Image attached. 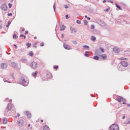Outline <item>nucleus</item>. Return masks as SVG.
<instances>
[{
  "label": "nucleus",
  "mask_w": 130,
  "mask_h": 130,
  "mask_svg": "<svg viewBox=\"0 0 130 130\" xmlns=\"http://www.w3.org/2000/svg\"><path fill=\"white\" fill-rule=\"evenodd\" d=\"M20 83L24 87H27L29 85V80L25 76H21L20 80Z\"/></svg>",
  "instance_id": "1"
},
{
  "label": "nucleus",
  "mask_w": 130,
  "mask_h": 130,
  "mask_svg": "<svg viewBox=\"0 0 130 130\" xmlns=\"http://www.w3.org/2000/svg\"><path fill=\"white\" fill-rule=\"evenodd\" d=\"M111 130H118L119 127L118 125L115 124H114L111 126Z\"/></svg>",
  "instance_id": "2"
},
{
  "label": "nucleus",
  "mask_w": 130,
  "mask_h": 130,
  "mask_svg": "<svg viewBox=\"0 0 130 130\" xmlns=\"http://www.w3.org/2000/svg\"><path fill=\"white\" fill-rule=\"evenodd\" d=\"M119 71H120V72H122L123 71H125V67H124L123 66H122V64H121V65H120L119 66V67L118 68Z\"/></svg>",
  "instance_id": "3"
},
{
  "label": "nucleus",
  "mask_w": 130,
  "mask_h": 130,
  "mask_svg": "<svg viewBox=\"0 0 130 130\" xmlns=\"http://www.w3.org/2000/svg\"><path fill=\"white\" fill-rule=\"evenodd\" d=\"M30 66L32 69H37V63H36V62H32L30 63Z\"/></svg>",
  "instance_id": "4"
},
{
  "label": "nucleus",
  "mask_w": 130,
  "mask_h": 130,
  "mask_svg": "<svg viewBox=\"0 0 130 130\" xmlns=\"http://www.w3.org/2000/svg\"><path fill=\"white\" fill-rule=\"evenodd\" d=\"M117 101L118 102H121V101L124 102L125 100L122 96H119L118 98H117Z\"/></svg>",
  "instance_id": "5"
},
{
  "label": "nucleus",
  "mask_w": 130,
  "mask_h": 130,
  "mask_svg": "<svg viewBox=\"0 0 130 130\" xmlns=\"http://www.w3.org/2000/svg\"><path fill=\"white\" fill-rule=\"evenodd\" d=\"M24 114H26L27 118H28L29 119H30L31 115V113H30V112H29V111H25Z\"/></svg>",
  "instance_id": "6"
},
{
  "label": "nucleus",
  "mask_w": 130,
  "mask_h": 130,
  "mask_svg": "<svg viewBox=\"0 0 130 130\" xmlns=\"http://www.w3.org/2000/svg\"><path fill=\"white\" fill-rule=\"evenodd\" d=\"M121 64H122V66H123V67L125 68H126L127 66H128V63L125 61H122L121 62Z\"/></svg>",
  "instance_id": "7"
},
{
  "label": "nucleus",
  "mask_w": 130,
  "mask_h": 130,
  "mask_svg": "<svg viewBox=\"0 0 130 130\" xmlns=\"http://www.w3.org/2000/svg\"><path fill=\"white\" fill-rule=\"evenodd\" d=\"M13 106H12L11 104H8L7 107L6 108V111H8V110H11Z\"/></svg>",
  "instance_id": "8"
},
{
  "label": "nucleus",
  "mask_w": 130,
  "mask_h": 130,
  "mask_svg": "<svg viewBox=\"0 0 130 130\" xmlns=\"http://www.w3.org/2000/svg\"><path fill=\"white\" fill-rule=\"evenodd\" d=\"M63 47L67 50H70V49H71V46H70V45H68L66 44H63Z\"/></svg>",
  "instance_id": "9"
},
{
  "label": "nucleus",
  "mask_w": 130,
  "mask_h": 130,
  "mask_svg": "<svg viewBox=\"0 0 130 130\" xmlns=\"http://www.w3.org/2000/svg\"><path fill=\"white\" fill-rule=\"evenodd\" d=\"M1 9L3 11H7V10H8V7L6 6V5H3L1 6Z\"/></svg>",
  "instance_id": "10"
},
{
  "label": "nucleus",
  "mask_w": 130,
  "mask_h": 130,
  "mask_svg": "<svg viewBox=\"0 0 130 130\" xmlns=\"http://www.w3.org/2000/svg\"><path fill=\"white\" fill-rule=\"evenodd\" d=\"M18 125H23L24 124V120L22 119H20L18 121Z\"/></svg>",
  "instance_id": "11"
},
{
  "label": "nucleus",
  "mask_w": 130,
  "mask_h": 130,
  "mask_svg": "<svg viewBox=\"0 0 130 130\" xmlns=\"http://www.w3.org/2000/svg\"><path fill=\"white\" fill-rule=\"evenodd\" d=\"M113 50L115 53H118L120 51L119 48H114Z\"/></svg>",
  "instance_id": "12"
},
{
  "label": "nucleus",
  "mask_w": 130,
  "mask_h": 130,
  "mask_svg": "<svg viewBox=\"0 0 130 130\" xmlns=\"http://www.w3.org/2000/svg\"><path fill=\"white\" fill-rule=\"evenodd\" d=\"M1 68L2 69H7V68H8V64H7V63H2L1 64Z\"/></svg>",
  "instance_id": "13"
},
{
  "label": "nucleus",
  "mask_w": 130,
  "mask_h": 130,
  "mask_svg": "<svg viewBox=\"0 0 130 130\" xmlns=\"http://www.w3.org/2000/svg\"><path fill=\"white\" fill-rule=\"evenodd\" d=\"M10 111H11L10 110L6 111V109L5 113H4L5 115H6V116H10Z\"/></svg>",
  "instance_id": "14"
},
{
  "label": "nucleus",
  "mask_w": 130,
  "mask_h": 130,
  "mask_svg": "<svg viewBox=\"0 0 130 130\" xmlns=\"http://www.w3.org/2000/svg\"><path fill=\"white\" fill-rule=\"evenodd\" d=\"M11 66L13 68H17V67H18V64L15 62H12L11 63Z\"/></svg>",
  "instance_id": "15"
},
{
  "label": "nucleus",
  "mask_w": 130,
  "mask_h": 130,
  "mask_svg": "<svg viewBox=\"0 0 130 130\" xmlns=\"http://www.w3.org/2000/svg\"><path fill=\"white\" fill-rule=\"evenodd\" d=\"M99 24H100V25H101V26H105V25H106L105 22H104V21H101V20L100 21Z\"/></svg>",
  "instance_id": "16"
},
{
  "label": "nucleus",
  "mask_w": 130,
  "mask_h": 130,
  "mask_svg": "<svg viewBox=\"0 0 130 130\" xmlns=\"http://www.w3.org/2000/svg\"><path fill=\"white\" fill-rule=\"evenodd\" d=\"M70 31H71V33H73L74 31V33H77V30L75 28H73V27H70Z\"/></svg>",
  "instance_id": "17"
},
{
  "label": "nucleus",
  "mask_w": 130,
  "mask_h": 130,
  "mask_svg": "<svg viewBox=\"0 0 130 130\" xmlns=\"http://www.w3.org/2000/svg\"><path fill=\"white\" fill-rule=\"evenodd\" d=\"M66 28V26H64V25H62L61 26H60V31H64Z\"/></svg>",
  "instance_id": "18"
},
{
  "label": "nucleus",
  "mask_w": 130,
  "mask_h": 130,
  "mask_svg": "<svg viewBox=\"0 0 130 130\" xmlns=\"http://www.w3.org/2000/svg\"><path fill=\"white\" fill-rule=\"evenodd\" d=\"M93 33H94V34H99V31L97 29H93L92 31Z\"/></svg>",
  "instance_id": "19"
},
{
  "label": "nucleus",
  "mask_w": 130,
  "mask_h": 130,
  "mask_svg": "<svg viewBox=\"0 0 130 130\" xmlns=\"http://www.w3.org/2000/svg\"><path fill=\"white\" fill-rule=\"evenodd\" d=\"M83 48H85V49H87V50H89L90 49V47L89 46L87 45H83Z\"/></svg>",
  "instance_id": "20"
},
{
  "label": "nucleus",
  "mask_w": 130,
  "mask_h": 130,
  "mask_svg": "<svg viewBox=\"0 0 130 130\" xmlns=\"http://www.w3.org/2000/svg\"><path fill=\"white\" fill-rule=\"evenodd\" d=\"M44 130H49V127L48 125H45L43 127Z\"/></svg>",
  "instance_id": "21"
},
{
  "label": "nucleus",
  "mask_w": 130,
  "mask_h": 130,
  "mask_svg": "<svg viewBox=\"0 0 130 130\" xmlns=\"http://www.w3.org/2000/svg\"><path fill=\"white\" fill-rule=\"evenodd\" d=\"M91 41H96V37L92 36L91 38Z\"/></svg>",
  "instance_id": "22"
},
{
  "label": "nucleus",
  "mask_w": 130,
  "mask_h": 130,
  "mask_svg": "<svg viewBox=\"0 0 130 130\" xmlns=\"http://www.w3.org/2000/svg\"><path fill=\"white\" fill-rule=\"evenodd\" d=\"M89 51H86L85 53V56H86V57H89Z\"/></svg>",
  "instance_id": "23"
},
{
  "label": "nucleus",
  "mask_w": 130,
  "mask_h": 130,
  "mask_svg": "<svg viewBox=\"0 0 130 130\" xmlns=\"http://www.w3.org/2000/svg\"><path fill=\"white\" fill-rule=\"evenodd\" d=\"M102 57L103 59H106L107 58V56L106 55V54H103L102 55Z\"/></svg>",
  "instance_id": "24"
},
{
  "label": "nucleus",
  "mask_w": 130,
  "mask_h": 130,
  "mask_svg": "<svg viewBox=\"0 0 130 130\" xmlns=\"http://www.w3.org/2000/svg\"><path fill=\"white\" fill-rule=\"evenodd\" d=\"M3 123H4V124H6V123H7L8 122V119L7 118H4L3 119Z\"/></svg>",
  "instance_id": "25"
},
{
  "label": "nucleus",
  "mask_w": 130,
  "mask_h": 130,
  "mask_svg": "<svg viewBox=\"0 0 130 130\" xmlns=\"http://www.w3.org/2000/svg\"><path fill=\"white\" fill-rule=\"evenodd\" d=\"M93 59H95V60H99V57L98 56H94L93 57Z\"/></svg>",
  "instance_id": "26"
},
{
  "label": "nucleus",
  "mask_w": 130,
  "mask_h": 130,
  "mask_svg": "<svg viewBox=\"0 0 130 130\" xmlns=\"http://www.w3.org/2000/svg\"><path fill=\"white\" fill-rule=\"evenodd\" d=\"M115 5H116V8H117V9H118L119 10H121V8L120 7V6H119V5H118L116 3H115Z\"/></svg>",
  "instance_id": "27"
},
{
  "label": "nucleus",
  "mask_w": 130,
  "mask_h": 130,
  "mask_svg": "<svg viewBox=\"0 0 130 130\" xmlns=\"http://www.w3.org/2000/svg\"><path fill=\"white\" fill-rule=\"evenodd\" d=\"M38 74V72L36 71L35 73H33L32 75L34 76V77H36L37 76V74Z\"/></svg>",
  "instance_id": "28"
},
{
  "label": "nucleus",
  "mask_w": 130,
  "mask_h": 130,
  "mask_svg": "<svg viewBox=\"0 0 130 130\" xmlns=\"http://www.w3.org/2000/svg\"><path fill=\"white\" fill-rule=\"evenodd\" d=\"M81 22H82V21H81V20H76V23H77V24H78V25H81Z\"/></svg>",
  "instance_id": "29"
},
{
  "label": "nucleus",
  "mask_w": 130,
  "mask_h": 130,
  "mask_svg": "<svg viewBox=\"0 0 130 130\" xmlns=\"http://www.w3.org/2000/svg\"><path fill=\"white\" fill-rule=\"evenodd\" d=\"M99 49L101 51V52H102V53H104V48H102L101 47H100L99 48Z\"/></svg>",
  "instance_id": "30"
},
{
  "label": "nucleus",
  "mask_w": 130,
  "mask_h": 130,
  "mask_svg": "<svg viewBox=\"0 0 130 130\" xmlns=\"http://www.w3.org/2000/svg\"><path fill=\"white\" fill-rule=\"evenodd\" d=\"M120 59H121V60H128L127 58L124 57H121L120 58Z\"/></svg>",
  "instance_id": "31"
},
{
  "label": "nucleus",
  "mask_w": 130,
  "mask_h": 130,
  "mask_svg": "<svg viewBox=\"0 0 130 130\" xmlns=\"http://www.w3.org/2000/svg\"><path fill=\"white\" fill-rule=\"evenodd\" d=\"M95 54H97V55L100 54V51L99 50H96Z\"/></svg>",
  "instance_id": "32"
},
{
  "label": "nucleus",
  "mask_w": 130,
  "mask_h": 130,
  "mask_svg": "<svg viewBox=\"0 0 130 130\" xmlns=\"http://www.w3.org/2000/svg\"><path fill=\"white\" fill-rule=\"evenodd\" d=\"M72 43L77 45V44H78V42L77 41H72Z\"/></svg>",
  "instance_id": "33"
},
{
  "label": "nucleus",
  "mask_w": 130,
  "mask_h": 130,
  "mask_svg": "<svg viewBox=\"0 0 130 130\" xmlns=\"http://www.w3.org/2000/svg\"><path fill=\"white\" fill-rule=\"evenodd\" d=\"M126 54H127L129 56H130V50L129 51H126L125 52Z\"/></svg>",
  "instance_id": "34"
},
{
  "label": "nucleus",
  "mask_w": 130,
  "mask_h": 130,
  "mask_svg": "<svg viewBox=\"0 0 130 130\" xmlns=\"http://www.w3.org/2000/svg\"><path fill=\"white\" fill-rule=\"evenodd\" d=\"M28 55H29V56H33V55H34V53H33L32 52H30L28 53Z\"/></svg>",
  "instance_id": "35"
},
{
  "label": "nucleus",
  "mask_w": 130,
  "mask_h": 130,
  "mask_svg": "<svg viewBox=\"0 0 130 130\" xmlns=\"http://www.w3.org/2000/svg\"><path fill=\"white\" fill-rule=\"evenodd\" d=\"M5 101H6V102H12V100H9V99H5Z\"/></svg>",
  "instance_id": "36"
},
{
  "label": "nucleus",
  "mask_w": 130,
  "mask_h": 130,
  "mask_svg": "<svg viewBox=\"0 0 130 130\" xmlns=\"http://www.w3.org/2000/svg\"><path fill=\"white\" fill-rule=\"evenodd\" d=\"M47 78H48L49 79H50L51 78V77H52V76H51V74H47Z\"/></svg>",
  "instance_id": "37"
},
{
  "label": "nucleus",
  "mask_w": 130,
  "mask_h": 130,
  "mask_svg": "<svg viewBox=\"0 0 130 130\" xmlns=\"http://www.w3.org/2000/svg\"><path fill=\"white\" fill-rule=\"evenodd\" d=\"M16 38H18V36H17V35L14 34L13 35V39H16Z\"/></svg>",
  "instance_id": "38"
},
{
  "label": "nucleus",
  "mask_w": 130,
  "mask_h": 130,
  "mask_svg": "<svg viewBox=\"0 0 130 130\" xmlns=\"http://www.w3.org/2000/svg\"><path fill=\"white\" fill-rule=\"evenodd\" d=\"M26 46H27V48H29V47L31 46V43H27Z\"/></svg>",
  "instance_id": "39"
},
{
  "label": "nucleus",
  "mask_w": 130,
  "mask_h": 130,
  "mask_svg": "<svg viewBox=\"0 0 130 130\" xmlns=\"http://www.w3.org/2000/svg\"><path fill=\"white\" fill-rule=\"evenodd\" d=\"M20 37H23L24 39H26V36L24 35H20Z\"/></svg>",
  "instance_id": "40"
},
{
  "label": "nucleus",
  "mask_w": 130,
  "mask_h": 130,
  "mask_svg": "<svg viewBox=\"0 0 130 130\" xmlns=\"http://www.w3.org/2000/svg\"><path fill=\"white\" fill-rule=\"evenodd\" d=\"M22 60L23 62H28V60H27L26 59H22Z\"/></svg>",
  "instance_id": "41"
},
{
  "label": "nucleus",
  "mask_w": 130,
  "mask_h": 130,
  "mask_svg": "<svg viewBox=\"0 0 130 130\" xmlns=\"http://www.w3.org/2000/svg\"><path fill=\"white\" fill-rule=\"evenodd\" d=\"M90 28H91V29H93V30H94V28H95V25H92L91 26Z\"/></svg>",
  "instance_id": "42"
},
{
  "label": "nucleus",
  "mask_w": 130,
  "mask_h": 130,
  "mask_svg": "<svg viewBox=\"0 0 130 130\" xmlns=\"http://www.w3.org/2000/svg\"><path fill=\"white\" fill-rule=\"evenodd\" d=\"M9 9H11L12 7V5L11 3L8 4Z\"/></svg>",
  "instance_id": "43"
},
{
  "label": "nucleus",
  "mask_w": 130,
  "mask_h": 130,
  "mask_svg": "<svg viewBox=\"0 0 130 130\" xmlns=\"http://www.w3.org/2000/svg\"><path fill=\"white\" fill-rule=\"evenodd\" d=\"M84 23L85 25H88V21H87V20H85L84 21Z\"/></svg>",
  "instance_id": "44"
},
{
  "label": "nucleus",
  "mask_w": 130,
  "mask_h": 130,
  "mask_svg": "<svg viewBox=\"0 0 130 130\" xmlns=\"http://www.w3.org/2000/svg\"><path fill=\"white\" fill-rule=\"evenodd\" d=\"M130 123V119H128L127 120V124H128Z\"/></svg>",
  "instance_id": "45"
},
{
  "label": "nucleus",
  "mask_w": 130,
  "mask_h": 130,
  "mask_svg": "<svg viewBox=\"0 0 130 130\" xmlns=\"http://www.w3.org/2000/svg\"><path fill=\"white\" fill-rule=\"evenodd\" d=\"M64 7L65 9H69V6L67 5H64Z\"/></svg>",
  "instance_id": "46"
},
{
  "label": "nucleus",
  "mask_w": 130,
  "mask_h": 130,
  "mask_svg": "<svg viewBox=\"0 0 130 130\" xmlns=\"http://www.w3.org/2000/svg\"><path fill=\"white\" fill-rule=\"evenodd\" d=\"M53 9H54V12H55V3H54V5H53Z\"/></svg>",
  "instance_id": "47"
},
{
  "label": "nucleus",
  "mask_w": 130,
  "mask_h": 130,
  "mask_svg": "<svg viewBox=\"0 0 130 130\" xmlns=\"http://www.w3.org/2000/svg\"><path fill=\"white\" fill-rule=\"evenodd\" d=\"M54 69L55 70H57V69H58V66H54Z\"/></svg>",
  "instance_id": "48"
},
{
  "label": "nucleus",
  "mask_w": 130,
  "mask_h": 130,
  "mask_svg": "<svg viewBox=\"0 0 130 130\" xmlns=\"http://www.w3.org/2000/svg\"><path fill=\"white\" fill-rule=\"evenodd\" d=\"M8 17H10L11 16H13V14H12V13H8Z\"/></svg>",
  "instance_id": "49"
},
{
  "label": "nucleus",
  "mask_w": 130,
  "mask_h": 130,
  "mask_svg": "<svg viewBox=\"0 0 130 130\" xmlns=\"http://www.w3.org/2000/svg\"><path fill=\"white\" fill-rule=\"evenodd\" d=\"M40 46H44V43H41V44H40Z\"/></svg>",
  "instance_id": "50"
},
{
  "label": "nucleus",
  "mask_w": 130,
  "mask_h": 130,
  "mask_svg": "<svg viewBox=\"0 0 130 130\" xmlns=\"http://www.w3.org/2000/svg\"><path fill=\"white\" fill-rule=\"evenodd\" d=\"M105 12H106L107 13L109 12V9H107L105 10Z\"/></svg>",
  "instance_id": "51"
},
{
  "label": "nucleus",
  "mask_w": 130,
  "mask_h": 130,
  "mask_svg": "<svg viewBox=\"0 0 130 130\" xmlns=\"http://www.w3.org/2000/svg\"><path fill=\"white\" fill-rule=\"evenodd\" d=\"M28 33H29V31L28 30L25 31V35H28Z\"/></svg>",
  "instance_id": "52"
},
{
  "label": "nucleus",
  "mask_w": 130,
  "mask_h": 130,
  "mask_svg": "<svg viewBox=\"0 0 130 130\" xmlns=\"http://www.w3.org/2000/svg\"><path fill=\"white\" fill-rule=\"evenodd\" d=\"M108 3H111V4H113V1H110V0L108 1Z\"/></svg>",
  "instance_id": "53"
},
{
  "label": "nucleus",
  "mask_w": 130,
  "mask_h": 130,
  "mask_svg": "<svg viewBox=\"0 0 130 130\" xmlns=\"http://www.w3.org/2000/svg\"><path fill=\"white\" fill-rule=\"evenodd\" d=\"M66 19H69V15H66Z\"/></svg>",
  "instance_id": "54"
},
{
  "label": "nucleus",
  "mask_w": 130,
  "mask_h": 130,
  "mask_svg": "<svg viewBox=\"0 0 130 130\" xmlns=\"http://www.w3.org/2000/svg\"><path fill=\"white\" fill-rule=\"evenodd\" d=\"M4 81L5 82H6V83H9V81H8L7 80H6V79H4Z\"/></svg>",
  "instance_id": "55"
},
{
  "label": "nucleus",
  "mask_w": 130,
  "mask_h": 130,
  "mask_svg": "<svg viewBox=\"0 0 130 130\" xmlns=\"http://www.w3.org/2000/svg\"><path fill=\"white\" fill-rule=\"evenodd\" d=\"M63 37H64V34H62L61 38H63Z\"/></svg>",
  "instance_id": "56"
},
{
  "label": "nucleus",
  "mask_w": 130,
  "mask_h": 130,
  "mask_svg": "<svg viewBox=\"0 0 130 130\" xmlns=\"http://www.w3.org/2000/svg\"><path fill=\"white\" fill-rule=\"evenodd\" d=\"M89 21H90V20H91V18L90 17H87V18Z\"/></svg>",
  "instance_id": "57"
},
{
  "label": "nucleus",
  "mask_w": 130,
  "mask_h": 130,
  "mask_svg": "<svg viewBox=\"0 0 130 130\" xmlns=\"http://www.w3.org/2000/svg\"><path fill=\"white\" fill-rule=\"evenodd\" d=\"M125 119V116H123L122 117V119Z\"/></svg>",
  "instance_id": "58"
},
{
  "label": "nucleus",
  "mask_w": 130,
  "mask_h": 130,
  "mask_svg": "<svg viewBox=\"0 0 130 130\" xmlns=\"http://www.w3.org/2000/svg\"><path fill=\"white\" fill-rule=\"evenodd\" d=\"M17 117H19L20 116V114L19 113H17Z\"/></svg>",
  "instance_id": "59"
},
{
  "label": "nucleus",
  "mask_w": 130,
  "mask_h": 130,
  "mask_svg": "<svg viewBox=\"0 0 130 130\" xmlns=\"http://www.w3.org/2000/svg\"><path fill=\"white\" fill-rule=\"evenodd\" d=\"M103 3H104V4L105 3H106V0H104V1H103Z\"/></svg>",
  "instance_id": "60"
},
{
  "label": "nucleus",
  "mask_w": 130,
  "mask_h": 130,
  "mask_svg": "<svg viewBox=\"0 0 130 130\" xmlns=\"http://www.w3.org/2000/svg\"><path fill=\"white\" fill-rule=\"evenodd\" d=\"M9 26H10L9 24H7V25H6L7 28H9Z\"/></svg>",
  "instance_id": "61"
},
{
  "label": "nucleus",
  "mask_w": 130,
  "mask_h": 130,
  "mask_svg": "<svg viewBox=\"0 0 130 130\" xmlns=\"http://www.w3.org/2000/svg\"><path fill=\"white\" fill-rule=\"evenodd\" d=\"M8 24V25H10V24H11V21H9Z\"/></svg>",
  "instance_id": "62"
},
{
  "label": "nucleus",
  "mask_w": 130,
  "mask_h": 130,
  "mask_svg": "<svg viewBox=\"0 0 130 130\" xmlns=\"http://www.w3.org/2000/svg\"><path fill=\"white\" fill-rule=\"evenodd\" d=\"M21 31H22V32H23V31H25V28L22 29Z\"/></svg>",
  "instance_id": "63"
},
{
  "label": "nucleus",
  "mask_w": 130,
  "mask_h": 130,
  "mask_svg": "<svg viewBox=\"0 0 130 130\" xmlns=\"http://www.w3.org/2000/svg\"><path fill=\"white\" fill-rule=\"evenodd\" d=\"M127 106L130 107V104H127Z\"/></svg>",
  "instance_id": "64"
}]
</instances>
